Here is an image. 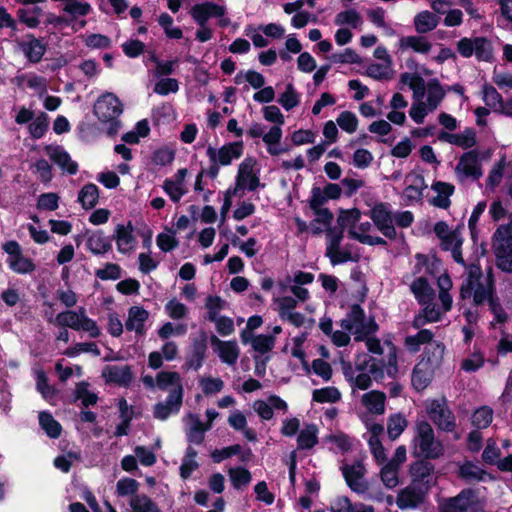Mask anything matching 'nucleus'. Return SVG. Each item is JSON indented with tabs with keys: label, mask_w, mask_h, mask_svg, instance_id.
I'll return each mask as SVG.
<instances>
[{
	"label": "nucleus",
	"mask_w": 512,
	"mask_h": 512,
	"mask_svg": "<svg viewBox=\"0 0 512 512\" xmlns=\"http://www.w3.org/2000/svg\"><path fill=\"white\" fill-rule=\"evenodd\" d=\"M463 299L473 298L475 304H481L488 300L490 309L498 322H503L506 315L501 306L492 297L489 278H484L479 268H471L466 281L461 286Z\"/></svg>",
	"instance_id": "1"
},
{
	"label": "nucleus",
	"mask_w": 512,
	"mask_h": 512,
	"mask_svg": "<svg viewBox=\"0 0 512 512\" xmlns=\"http://www.w3.org/2000/svg\"><path fill=\"white\" fill-rule=\"evenodd\" d=\"M341 368L346 381L354 391L366 390L372 384L371 377L382 378V371L378 369V363L371 356L362 353L357 355L355 365L342 361Z\"/></svg>",
	"instance_id": "2"
},
{
	"label": "nucleus",
	"mask_w": 512,
	"mask_h": 512,
	"mask_svg": "<svg viewBox=\"0 0 512 512\" xmlns=\"http://www.w3.org/2000/svg\"><path fill=\"white\" fill-rule=\"evenodd\" d=\"M261 165L256 157L246 156L238 165L234 186L227 190V196L242 197L246 191L254 192L263 188Z\"/></svg>",
	"instance_id": "3"
},
{
	"label": "nucleus",
	"mask_w": 512,
	"mask_h": 512,
	"mask_svg": "<svg viewBox=\"0 0 512 512\" xmlns=\"http://www.w3.org/2000/svg\"><path fill=\"white\" fill-rule=\"evenodd\" d=\"M411 448L414 456L426 459L440 458L445 451L442 442L435 437L432 426L426 421L416 423Z\"/></svg>",
	"instance_id": "4"
},
{
	"label": "nucleus",
	"mask_w": 512,
	"mask_h": 512,
	"mask_svg": "<svg viewBox=\"0 0 512 512\" xmlns=\"http://www.w3.org/2000/svg\"><path fill=\"white\" fill-rule=\"evenodd\" d=\"M444 350V346L439 342L430 344L428 351L432 352V356H423L413 370L412 385L416 390H424L430 384L436 368L442 361Z\"/></svg>",
	"instance_id": "5"
},
{
	"label": "nucleus",
	"mask_w": 512,
	"mask_h": 512,
	"mask_svg": "<svg viewBox=\"0 0 512 512\" xmlns=\"http://www.w3.org/2000/svg\"><path fill=\"white\" fill-rule=\"evenodd\" d=\"M341 328L354 335L356 341H362L378 330V325L372 318H365L363 310L359 306H353L350 313L341 320Z\"/></svg>",
	"instance_id": "6"
},
{
	"label": "nucleus",
	"mask_w": 512,
	"mask_h": 512,
	"mask_svg": "<svg viewBox=\"0 0 512 512\" xmlns=\"http://www.w3.org/2000/svg\"><path fill=\"white\" fill-rule=\"evenodd\" d=\"M190 15L199 26L207 24L210 18L218 19L217 23L221 28L228 27L231 24L227 15V7L224 4L210 1L198 3L192 6Z\"/></svg>",
	"instance_id": "7"
},
{
	"label": "nucleus",
	"mask_w": 512,
	"mask_h": 512,
	"mask_svg": "<svg viewBox=\"0 0 512 512\" xmlns=\"http://www.w3.org/2000/svg\"><path fill=\"white\" fill-rule=\"evenodd\" d=\"M59 325L69 327L74 330H82L87 332L91 337H97L100 330L96 322L90 319L83 308L78 311L69 310L59 313L56 317Z\"/></svg>",
	"instance_id": "8"
},
{
	"label": "nucleus",
	"mask_w": 512,
	"mask_h": 512,
	"mask_svg": "<svg viewBox=\"0 0 512 512\" xmlns=\"http://www.w3.org/2000/svg\"><path fill=\"white\" fill-rule=\"evenodd\" d=\"M243 152V142L236 141L224 144L220 148L209 146L206 150V155L210 163L228 166L232 164L234 160L239 159L243 155Z\"/></svg>",
	"instance_id": "9"
},
{
	"label": "nucleus",
	"mask_w": 512,
	"mask_h": 512,
	"mask_svg": "<svg viewBox=\"0 0 512 512\" xmlns=\"http://www.w3.org/2000/svg\"><path fill=\"white\" fill-rule=\"evenodd\" d=\"M425 409L428 417L439 429L445 431H452L454 429V416L447 408L444 400H428L426 401Z\"/></svg>",
	"instance_id": "10"
},
{
	"label": "nucleus",
	"mask_w": 512,
	"mask_h": 512,
	"mask_svg": "<svg viewBox=\"0 0 512 512\" xmlns=\"http://www.w3.org/2000/svg\"><path fill=\"white\" fill-rule=\"evenodd\" d=\"M123 112L119 99L112 93L100 96L94 104V113L102 122L114 121Z\"/></svg>",
	"instance_id": "11"
},
{
	"label": "nucleus",
	"mask_w": 512,
	"mask_h": 512,
	"mask_svg": "<svg viewBox=\"0 0 512 512\" xmlns=\"http://www.w3.org/2000/svg\"><path fill=\"white\" fill-rule=\"evenodd\" d=\"M3 249L8 255L7 263L11 270L18 274H27L34 271L35 265L33 261L22 254L18 242L8 241L3 244Z\"/></svg>",
	"instance_id": "12"
},
{
	"label": "nucleus",
	"mask_w": 512,
	"mask_h": 512,
	"mask_svg": "<svg viewBox=\"0 0 512 512\" xmlns=\"http://www.w3.org/2000/svg\"><path fill=\"white\" fill-rule=\"evenodd\" d=\"M455 174L460 181H465L469 178L479 179L483 172L478 153L476 151L464 153L455 167Z\"/></svg>",
	"instance_id": "13"
},
{
	"label": "nucleus",
	"mask_w": 512,
	"mask_h": 512,
	"mask_svg": "<svg viewBox=\"0 0 512 512\" xmlns=\"http://www.w3.org/2000/svg\"><path fill=\"white\" fill-rule=\"evenodd\" d=\"M188 175L189 171L187 168H180L172 177L167 178L163 182L162 188L173 202H179L188 193Z\"/></svg>",
	"instance_id": "14"
},
{
	"label": "nucleus",
	"mask_w": 512,
	"mask_h": 512,
	"mask_svg": "<svg viewBox=\"0 0 512 512\" xmlns=\"http://www.w3.org/2000/svg\"><path fill=\"white\" fill-rule=\"evenodd\" d=\"M480 507L479 500L471 490L462 491L456 497L442 504L443 512H475Z\"/></svg>",
	"instance_id": "15"
},
{
	"label": "nucleus",
	"mask_w": 512,
	"mask_h": 512,
	"mask_svg": "<svg viewBox=\"0 0 512 512\" xmlns=\"http://www.w3.org/2000/svg\"><path fill=\"white\" fill-rule=\"evenodd\" d=\"M370 218L384 236L391 239L396 236V230L393 225V216L387 205L383 203L374 205L370 210Z\"/></svg>",
	"instance_id": "16"
},
{
	"label": "nucleus",
	"mask_w": 512,
	"mask_h": 512,
	"mask_svg": "<svg viewBox=\"0 0 512 512\" xmlns=\"http://www.w3.org/2000/svg\"><path fill=\"white\" fill-rule=\"evenodd\" d=\"M342 474L349 488L358 493L362 494L368 490V484L364 479L365 467L361 463H354L351 465H343Z\"/></svg>",
	"instance_id": "17"
},
{
	"label": "nucleus",
	"mask_w": 512,
	"mask_h": 512,
	"mask_svg": "<svg viewBox=\"0 0 512 512\" xmlns=\"http://www.w3.org/2000/svg\"><path fill=\"white\" fill-rule=\"evenodd\" d=\"M504 229H497L493 236V249L496 256V264L499 269L505 272H512V246L504 242L501 234Z\"/></svg>",
	"instance_id": "18"
},
{
	"label": "nucleus",
	"mask_w": 512,
	"mask_h": 512,
	"mask_svg": "<svg viewBox=\"0 0 512 512\" xmlns=\"http://www.w3.org/2000/svg\"><path fill=\"white\" fill-rule=\"evenodd\" d=\"M11 81L19 89H30L39 96L46 94L48 89L47 79L33 72L17 73Z\"/></svg>",
	"instance_id": "19"
},
{
	"label": "nucleus",
	"mask_w": 512,
	"mask_h": 512,
	"mask_svg": "<svg viewBox=\"0 0 512 512\" xmlns=\"http://www.w3.org/2000/svg\"><path fill=\"white\" fill-rule=\"evenodd\" d=\"M253 410L263 420H271L274 415V410L286 413L288 404L279 396L271 395L265 400H257L252 405Z\"/></svg>",
	"instance_id": "20"
},
{
	"label": "nucleus",
	"mask_w": 512,
	"mask_h": 512,
	"mask_svg": "<svg viewBox=\"0 0 512 512\" xmlns=\"http://www.w3.org/2000/svg\"><path fill=\"white\" fill-rule=\"evenodd\" d=\"M210 343L214 352L219 356L223 363L230 366L236 364L240 350L235 341H223L217 336L212 335L210 337Z\"/></svg>",
	"instance_id": "21"
},
{
	"label": "nucleus",
	"mask_w": 512,
	"mask_h": 512,
	"mask_svg": "<svg viewBox=\"0 0 512 512\" xmlns=\"http://www.w3.org/2000/svg\"><path fill=\"white\" fill-rule=\"evenodd\" d=\"M114 239L118 252L130 254L136 248V238L134 236V227L131 222L127 224H118L115 228Z\"/></svg>",
	"instance_id": "22"
},
{
	"label": "nucleus",
	"mask_w": 512,
	"mask_h": 512,
	"mask_svg": "<svg viewBox=\"0 0 512 512\" xmlns=\"http://www.w3.org/2000/svg\"><path fill=\"white\" fill-rule=\"evenodd\" d=\"M426 493L427 490L411 483L398 493L396 504L400 509L416 508L423 503Z\"/></svg>",
	"instance_id": "23"
},
{
	"label": "nucleus",
	"mask_w": 512,
	"mask_h": 512,
	"mask_svg": "<svg viewBox=\"0 0 512 512\" xmlns=\"http://www.w3.org/2000/svg\"><path fill=\"white\" fill-rule=\"evenodd\" d=\"M290 283H291L290 278H285V280L280 281L277 284L276 289L273 294V301L277 306L276 309L278 311L280 318L283 317L284 314L294 311L295 307L297 305V301L294 298L284 296V294L288 290V285H290Z\"/></svg>",
	"instance_id": "24"
},
{
	"label": "nucleus",
	"mask_w": 512,
	"mask_h": 512,
	"mask_svg": "<svg viewBox=\"0 0 512 512\" xmlns=\"http://www.w3.org/2000/svg\"><path fill=\"white\" fill-rule=\"evenodd\" d=\"M434 467L427 462H416L410 467L412 484L427 490L434 484L433 480Z\"/></svg>",
	"instance_id": "25"
},
{
	"label": "nucleus",
	"mask_w": 512,
	"mask_h": 512,
	"mask_svg": "<svg viewBox=\"0 0 512 512\" xmlns=\"http://www.w3.org/2000/svg\"><path fill=\"white\" fill-rule=\"evenodd\" d=\"M102 376L107 383L126 386L132 380V372L127 365H107L102 370Z\"/></svg>",
	"instance_id": "26"
},
{
	"label": "nucleus",
	"mask_w": 512,
	"mask_h": 512,
	"mask_svg": "<svg viewBox=\"0 0 512 512\" xmlns=\"http://www.w3.org/2000/svg\"><path fill=\"white\" fill-rule=\"evenodd\" d=\"M454 5L462 6L466 13L474 19H480L481 15L479 13L478 8L472 2V0H431L430 7L435 13L444 14L446 12L447 7H451Z\"/></svg>",
	"instance_id": "27"
},
{
	"label": "nucleus",
	"mask_w": 512,
	"mask_h": 512,
	"mask_svg": "<svg viewBox=\"0 0 512 512\" xmlns=\"http://www.w3.org/2000/svg\"><path fill=\"white\" fill-rule=\"evenodd\" d=\"M45 151L50 160L57 164L63 171L69 174H75L77 172V163L71 159L70 155L62 147L47 146Z\"/></svg>",
	"instance_id": "28"
},
{
	"label": "nucleus",
	"mask_w": 512,
	"mask_h": 512,
	"mask_svg": "<svg viewBox=\"0 0 512 512\" xmlns=\"http://www.w3.org/2000/svg\"><path fill=\"white\" fill-rule=\"evenodd\" d=\"M240 336L244 344H251L253 350L259 354L270 352L275 345V338L271 335H253V333H249L248 331H242Z\"/></svg>",
	"instance_id": "29"
},
{
	"label": "nucleus",
	"mask_w": 512,
	"mask_h": 512,
	"mask_svg": "<svg viewBox=\"0 0 512 512\" xmlns=\"http://www.w3.org/2000/svg\"><path fill=\"white\" fill-rule=\"evenodd\" d=\"M406 187L403 195L408 201H419L423 196V191L427 187L422 175L411 172L405 177Z\"/></svg>",
	"instance_id": "30"
},
{
	"label": "nucleus",
	"mask_w": 512,
	"mask_h": 512,
	"mask_svg": "<svg viewBox=\"0 0 512 512\" xmlns=\"http://www.w3.org/2000/svg\"><path fill=\"white\" fill-rule=\"evenodd\" d=\"M182 403L181 390L174 389L170 392L165 403H158L154 409V415L160 420H165L170 414L179 411Z\"/></svg>",
	"instance_id": "31"
},
{
	"label": "nucleus",
	"mask_w": 512,
	"mask_h": 512,
	"mask_svg": "<svg viewBox=\"0 0 512 512\" xmlns=\"http://www.w3.org/2000/svg\"><path fill=\"white\" fill-rule=\"evenodd\" d=\"M319 328L338 347L346 346L350 342V332L343 328L341 330H333V322L329 317H322L320 319Z\"/></svg>",
	"instance_id": "32"
},
{
	"label": "nucleus",
	"mask_w": 512,
	"mask_h": 512,
	"mask_svg": "<svg viewBox=\"0 0 512 512\" xmlns=\"http://www.w3.org/2000/svg\"><path fill=\"white\" fill-rule=\"evenodd\" d=\"M445 96V91L437 80L429 81L425 84V90L422 96V103L428 107V110L435 111Z\"/></svg>",
	"instance_id": "33"
},
{
	"label": "nucleus",
	"mask_w": 512,
	"mask_h": 512,
	"mask_svg": "<svg viewBox=\"0 0 512 512\" xmlns=\"http://www.w3.org/2000/svg\"><path fill=\"white\" fill-rule=\"evenodd\" d=\"M385 393L377 390H372L364 393L361 397V404L370 414L382 415L385 412Z\"/></svg>",
	"instance_id": "34"
},
{
	"label": "nucleus",
	"mask_w": 512,
	"mask_h": 512,
	"mask_svg": "<svg viewBox=\"0 0 512 512\" xmlns=\"http://www.w3.org/2000/svg\"><path fill=\"white\" fill-rule=\"evenodd\" d=\"M401 51L412 50L415 53L426 55L432 49V43L423 36H403L399 39Z\"/></svg>",
	"instance_id": "35"
},
{
	"label": "nucleus",
	"mask_w": 512,
	"mask_h": 512,
	"mask_svg": "<svg viewBox=\"0 0 512 512\" xmlns=\"http://www.w3.org/2000/svg\"><path fill=\"white\" fill-rule=\"evenodd\" d=\"M149 318V312L140 306H132L128 310V317L125 323L126 329L137 334H143L145 323Z\"/></svg>",
	"instance_id": "36"
},
{
	"label": "nucleus",
	"mask_w": 512,
	"mask_h": 512,
	"mask_svg": "<svg viewBox=\"0 0 512 512\" xmlns=\"http://www.w3.org/2000/svg\"><path fill=\"white\" fill-rule=\"evenodd\" d=\"M184 421L187 426L186 435L188 441L200 444L204 440L205 432L209 430L208 427L205 426L196 414H188Z\"/></svg>",
	"instance_id": "37"
},
{
	"label": "nucleus",
	"mask_w": 512,
	"mask_h": 512,
	"mask_svg": "<svg viewBox=\"0 0 512 512\" xmlns=\"http://www.w3.org/2000/svg\"><path fill=\"white\" fill-rule=\"evenodd\" d=\"M330 512H374L371 505L364 503H352L346 496L335 497L329 507Z\"/></svg>",
	"instance_id": "38"
},
{
	"label": "nucleus",
	"mask_w": 512,
	"mask_h": 512,
	"mask_svg": "<svg viewBox=\"0 0 512 512\" xmlns=\"http://www.w3.org/2000/svg\"><path fill=\"white\" fill-rule=\"evenodd\" d=\"M19 47L26 58L32 63H38L46 52V45L34 37L21 41Z\"/></svg>",
	"instance_id": "39"
},
{
	"label": "nucleus",
	"mask_w": 512,
	"mask_h": 512,
	"mask_svg": "<svg viewBox=\"0 0 512 512\" xmlns=\"http://www.w3.org/2000/svg\"><path fill=\"white\" fill-rule=\"evenodd\" d=\"M335 25L348 29H361L364 23L362 15L354 8L338 12L334 18Z\"/></svg>",
	"instance_id": "40"
},
{
	"label": "nucleus",
	"mask_w": 512,
	"mask_h": 512,
	"mask_svg": "<svg viewBox=\"0 0 512 512\" xmlns=\"http://www.w3.org/2000/svg\"><path fill=\"white\" fill-rule=\"evenodd\" d=\"M433 334L431 331L427 329L420 330L415 335H410L405 338V346L411 352H417L420 349L421 345L427 344L425 348L424 356H432V352L428 351V347L431 343H435L436 341H432Z\"/></svg>",
	"instance_id": "41"
},
{
	"label": "nucleus",
	"mask_w": 512,
	"mask_h": 512,
	"mask_svg": "<svg viewBox=\"0 0 512 512\" xmlns=\"http://www.w3.org/2000/svg\"><path fill=\"white\" fill-rule=\"evenodd\" d=\"M281 127L282 126H272L268 132L263 135L262 140L266 144L267 152L271 156H278L286 151L280 144L283 136Z\"/></svg>",
	"instance_id": "42"
},
{
	"label": "nucleus",
	"mask_w": 512,
	"mask_h": 512,
	"mask_svg": "<svg viewBox=\"0 0 512 512\" xmlns=\"http://www.w3.org/2000/svg\"><path fill=\"white\" fill-rule=\"evenodd\" d=\"M432 190L436 195L431 198L430 203L443 209L449 207L454 186L446 182H436L432 185Z\"/></svg>",
	"instance_id": "43"
},
{
	"label": "nucleus",
	"mask_w": 512,
	"mask_h": 512,
	"mask_svg": "<svg viewBox=\"0 0 512 512\" xmlns=\"http://www.w3.org/2000/svg\"><path fill=\"white\" fill-rule=\"evenodd\" d=\"M319 430L314 424H306L297 435V448L299 450L312 449L318 444Z\"/></svg>",
	"instance_id": "44"
},
{
	"label": "nucleus",
	"mask_w": 512,
	"mask_h": 512,
	"mask_svg": "<svg viewBox=\"0 0 512 512\" xmlns=\"http://www.w3.org/2000/svg\"><path fill=\"white\" fill-rule=\"evenodd\" d=\"M372 225L366 221L363 223H357V225L351 230V237L358 240L363 244L368 245H381L385 244V241L378 236L369 235Z\"/></svg>",
	"instance_id": "45"
},
{
	"label": "nucleus",
	"mask_w": 512,
	"mask_h": 512,
	"mask_svg": "<svg viewBox=\"0 0 512 512\" xmlns=\"http://www.w3.org/2000/svg\"><path fill=\"white\" fill-rule=\"evenodd\" d=\"M425 307L422 312L419 313L413 320V326L415 328H419L426 323L437 322L440 320L441 316L446 313L444 309H439L435 304L429 302L428 304H423Z\"/></svg>",
	"instance_id": "46"
},
{
	"label": "nucleus",
	"mask_w": 512,
	"mask_h": 512,
	"mask_svg": "<svg viewBox=\"0 0 512 512\" xmlns=\"http://www.w3.org/2000/svg\"><path fill=\"white\" fill-rule=\"evenodd\" d=\"M439 139L463 149L471 148L476 144L475 133L472 130H465L459 134L442 133Z\"/></svg>",
	"instance_id": "47"
},
{
	"label": "nucleus",
	"mask_w": 512,
	"mask_h": 512,
	"mask_svg": "<svg viewBox=\"0 0 512 512\" xmlns=\"http://www.w3.org/2000/svg\"><path fill=\"white\" fill-rule=\"evenodd\" d=\"M439 23V17L431 11L424 10L414 17V27L418 33H427L434 30Z\"/></svg>",
	"instance_id": "48"
},
{
	"label": "nucleus",
	"mask_w": 512,
	"mask_h": 512,
	"mask_svg": "<svg viewBox=\"0 0 512 512\" xmlns=\"http://www.w3.org/2000/svg\"><path fill=\"white\" fill-rule=\"evenodd\" d=\"M412 293L420 304H428L434 299V290L422 277L414 280L410 286Z\"/></svg>",
	"instance_id": "49"
},
{
	"label": "nucleus",
	"mask_w": 512,
	"mask_h": 512,
	"mask_svg": "<svg viewBox=\"0 0 512 512\" xmlns=\"http://www.w3.org/2000/svg\"><path fill=\"white\" fill-rule=\"evenodd\" d=\"M86 246L95 255H102L111 249V243L102 232H93L88 236Z\"/></svg>",
	"instance_id": "50"
},
{
	"label": "nucleus",
	"mask_w": 512,
	"mask_h": 512,
	"mask_svg": "<svg viewBox=\"0 0 512 512\" xmlns=\"http://www.w3.org/2000/svg\"><path fill=\"white\" fill-rule=\"evenodd\" d=\"M99 200V190L95 184L89 183L82 187L78 193V202L88 210L96 206Z\"/></svg>",
	"instance_id": "51"
},
{
	"label": "nucleus",
	"mask_w": 512,
	"mask_h": 512,
	"mask_svg": "<svg viewBox=\"0 0 512 512\" xmlns=\"http://www.w3.org/2000/svg\"><path fill=\"white\" fill-rule=\"evenodd\" d=\"M437 285L439 288V300L443 306L444 311H449L452 307V297L449 294L450 289L452 288V281L448 274L443 273L438 277Z\"/></svg>",
	"instance_id": "52"
},
{
	"label": "nucleus",
	"mask_w": 512,
	"mask_h": 512,
	"mask_svg": "<svg viewBox=\"0 0 512 512\" xmlns=\"http://www.w3.org/2000/svg\"><path fill=\"white\" fill-rule=\"evenodd\" d=\"M423 94L412 97L413 101L409 109V117L417 124H423L426 116L432 113L433 110H428V107L422 103Z\"/></svg>",
	"instance_id": "53"
},
{
	"label": "nucleus",
	"mask_w": 512,
	"mask_h": 512,
	"mask_svg": "<svg viewBox=\"0 0 512 512\" xmlns=\"http://www.w3.org/2000/svg\"><path fill=\"white\" fill-rule=\"evenodd\" d=\"M156 385L162 390H166L169 387L181 390V397H183V388L181 384V377L177 372L164 371L157 375Z\"/></svg>",
	"instance_id": "54"
},
{
	"label": "nucleus",
	"mask_w": 512,
	"mask_h": 512,
	"mask_svg": "<svg viewBox=\"0 0 512 512\" xmlns=\"http://www.w3.org/2000/svg\"><path fill=\"white\" fill-rule=\"evenodd\" d=\"M482 99L487 106L493 109L495 112L500 113L504 101L502 96L498 93L494 86L490 84H484L482 87Z\"/></svg>",
	"instance_id": "55"
},
{
	"label": "nucleus",
	"mask_w": 512,
	"mask_h": 512,
	"mask_svg": "<svg viewBox=\"0 0 512 512\" xmlns=\"http://www.w3.org/2000/svg\"><path fill=\"white\" fill-rule=\"evenodd\" d=\"M408 421L400 414H393L388 418L387 421V433L391 440H396L407 428Z\"/></svg>",
	"instance_id": "56"
},
{
	"label": "nucleus",
	"mask_w": 512,
	"mask_h": 512,
	"mask_svg": "<svg viewBox=\"0 0 512 512\" xmlns=\"http://www.w3.org/2000/svg\"><path fill=\"white\" fill-rule=\"evenodd\" d=\"M234 82L238 85L247 82L252 88L260 89L265 84V78L261 73L254 70L240 71L236 74Z\"/></svg>",
	"instance_id": "57"
},
{
	"label": "nucleus",
	"mask_w": 512,
	"mask_h": 512,
	"mask_svg": "<svg viewBox=\"0 0 512 512\" xmlns=\"http://www.w3.org/2000/svg\"><path fill=\"white\" fill-rule=\"evenodd\" d=\"M386 362L378 369L382 371V376L386 373L390 377H395L398 372L397 350L392 343H386Z\"/></svg>",
	"instance_id": "58"
},
{
	"label": "nucleus",
	"mask_w": 512,
	"mask_h": 512,
	"mask_svg": "<svg viewBox=\"0 0 512 512\" xmlns=\"http://www.w3.org/2000/svg\"><path fill=\"white\" fill-rule=\"evenodd\" d=\"M400 83L412 90V97L423 94L425 90L424 79L415 73H402L400 75Z\"/></svg>",
	"instance_id": "59"
},
{
	"label": "nucleus",
	"mask_w": 512,
	"mask_h": 512,
	"mask_svg": "<svg viewBox=\"0 0 512 512\" xmlns=\"http://www.w3.org/2000/svg\"><path fill=\"white\" fill-rule=\"evenodd\" d=\"M199 386L206 395H215L224 388V382L220 377L202 376L199 378Z\"/></svg>",
	"instance_id": "60"
},
{
	"label": "nucleus",
	"mask_w": 512,
	"mask_h": 512,
	"mask_svg": "<svg viewBox=\"0 0 512 512\" xmlns=\"http://www.w3.org/2000/svg\"><path fill=\"white\" fill-rule=\"evenodd\" d=\"M337 125L346 133L353 134L357 131L359 120L351 111H342L336 118Z\"/></svg>",
	"instance_id": "61"
},
{
	"label": "nucleus",
	"mask_w": 512,
	"mask_h": 512,
	"mask_svg": "<svg viewBox=\"0 0 512 512\" xmlns=\"http://www.w3.org/2000/svg\"><path fill=\"white\" fill-rule=\"evenodd\" d=\"M48 124V115L44 112H40L37 116L33 118L31 123L28 125V131L31 137L35 139L43 137V135L47 131Z\"/></svg>",
	"instance_id": "62"
},
{
	"label": "nucleus",
	"mask_w": 512,
	"mask_h": 512,
	"mask_svg": "<svg viewBox=\"0 0 512 512\" xmlns=\"http://www.w3.org/2000/svg\"><path fill=\"white\" fill-rule=\"evenodd\" d=\"M134 512H160L158 506L146 495H134L130 499Z\"/></svg>",
	"instance_id": "63"
},
{
	"label": "nucleus",
	"mask_w": 512,
	"mask_h": 512,
	"mask_svg": "<svg viewBox=\"0 0 512 512\" xmlns=\"http://www.w3.org/2000/svg\"><path fill=\"white\" fill-rule=\"evenodd\" d=\"M156 243L161 251H172L178 246L176 231L172 229H165L162 233L158 234L156 238Z\"/></svg>",
	"instance_id": "64"
}]
</instances>
